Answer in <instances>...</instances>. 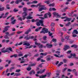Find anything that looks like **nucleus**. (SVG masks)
I'll return each mask as SVG.
<instances>
[{"label": "nucleus", "mask_w": 78, "mask_h": 78, "mask_svg": "<svg viewBox=\"0 0 78 78\" xmlns=\"http://www.w3.org/2000/svg\"><path fill=\"white\" fill-rule=\"evenodd\" d=\"M41 59V58H38L37 59V61H40Z\"/></svg>", "instance_id": "nucleus-64"}, {"label": "nucleus", "mask_w": 78, "mask_h": 78, "mask_svg": "<svg viewBox=\"0 0 78 78\" xmlns=\"http://www.w3.org/2000/svg\"><path fill=\"white\" fill-rule=\"evenodd\" d=\"M14 16H13L11 18V19L10 20L11 21H12L11 22V23H12V24H14L15 23H16V20H14L13 21V20L14 19Z\"/></svg>", "instance_id": "nucleus-5"}, {"label": "nucleus", "mask_w": 78, "mask_h": 78, "mask_svg": "<svg viewBox=\"0 0 78 78\" xmlns=\"http://www.w3.org/2000/svg\"><path fill=\"white\" fill-rule=\"evenodd\" d=\"M71 23H70V22H68L67 24H66V26H69V25H70Z\"/></svg>", "instance_id": "nucleus-44"}, {"label": "nucleus", "mask_w": 78, "mask_h": 78, "mask_svg": "<svg viewBox=\"0 0 78 78\" xmlns=\"http://www.w3.org/2000/svg\"><path fill=\"white\" fill-rule=\"evenodd\" d=\"M78 46L74 44L71 46V47H74V48H77Z\"/></svg>", "instance_id": "nucleus-26"}, {"label": "nucleus", "mask_w": 78, "mask_h": 78, "mask_svg": "<svg viewBox=\"0 0 78 78\" xmlns=\"http://www.w3.org/2000/svg\"><path fill=\"white\" fill-rule=\"evenodd\" d=\"M76 69H74L72 70V72L73 73L75 72L76 73H75L76 75H77V74L76 73Z\"/></svg>", "instance_id": "nucleus-25"}, {"label": "nucleus", "mask_w": 78, "mask_h": 78, "mask_svg": "<svg viewBox=\"0 0 78 78\" xmlns=\"http://www.w3.org/2000/svg\"><path fill=\"white\" fill-rule=\"evenodd\" d=\"M67 69V68H65L63 69L62 70V72H65V71H66V69Z\"/></svg>", "instance_id": "nucleus-48"}, {"label": "nucleus", "mask_w": 78, "mask_h": 78, "mask_svg": "<svg viewBox=\"0 0 78 78\" xmlns=\"http://www.w3.org/2000/svg\"><path fill=\"white\" fill-rule=\"evenodd\" d=\"M48 34H49V36H51V35H52V34L51 33H50V32H49Z\"/></svg>", "instance_id": "nucleus-57"}, {"label": "nucleus", "mask_w": 78, "mask_h": 78, "mask_svg": "<svg viewBox=\"0 0 78 78\" xmlns=\"http://www.w3.org/2000/svg\"><path fill=\"white\" fill-rule=\"evenodd\" d=\"M19 0H16L15 3L16 4H19Z\"/></svg>", "instance_id": "nucleus-49"}, {"label": "nucleus", "mask_w": 78, "mask_h": 78, "mask_svg": "<svg viewBox=\"0 0 78 78\" xmlns=\"http://www.w3.org/2000/svg\"><path fill=\"white\" fill-rule=\"evenodd\" d=\"M48 32V29L45 28H43L42 29L41 31L40 32V33H47Z\"/></svg>", "instance_id": "nucleus-2"}, {"label": "nucleus", "mask_w": 78, "mask_h": 78, "mask_svg": "<svg viewBox=\"0 0 78 78\" xmlns=\"http://www.w3.org/2000/svg\"><path fill=\"white\" fill-rule=\"evenodd\" d=\"M45 71V69H44L42 70H41L39 71H38L37 72V74H39L40 73H44Z\"/></svg>", "instance_id": "nucleus-10"}, {"label": "nucleus", "mask_w": 78, "mask_h": 78, "mask_svg": "<svg viewBox=\"0 0 78 78\" xmlns=\"http://www.w3.org/2000/svg\"><path fill=\"white\" fill-rule=\"evenodd\" d=\"M39 18H40V19H41L42 20H44V19H45L44 18L42 17H39Z\"/></svg>", "instance_id": "nucleus-60"}, {"label": "nucleus", "mask_w": 78, "mask_h": 78, "mask_svg": "<svg viewBox=\"0 0 78 78\" xmlns=\"http://www.w3.org/2000/svg\"><path fill=\"white\" fill-rule=\"evenodd\" d=\"M69 37H70L69 36H68L66 37H65V39H67V40H69Z\"/></svg>", "instance_id": "nucleus-43"}, {"label": "nucleus", "mask_w": 78, "mask_h": 78, "mask_svg": "<svg viewBox=\"0 0 78 78\" xmlns=\"http://www.w3.org/2000/svg\"><path fill=\"white\" fill-rule=\"evenodd\" d=\"M27 9L26 8H23V10L24 11H27Z\"/></svg>", "instance_id": "nucleus-55"}, {"label": "nucleus", "mask_w": 78, "mask_h": 78, "mask_svg": "<svg viewBox=\"0 0 78 78\" xmlns=\"http://www.w3.org/2000/svg\"><path fill=\"white\" fill-rule=\"evenodd\" d=\"M74 33H75V34H78V32L77 31V30H74L73 31L72 34H74Z\"/></svg>", "instance_id": "nucleus-16"}, {"label": "nucleus", "mask_w": 78, "mask_h": 78, "mask_svg": "<svg viewBox=\"0 0 78 78\" xmlns=\"http://www.w3.org/2000/svg\"><path fill=\"white\" fill-rule=\"evenodd\" d=\"M41 28H42V27H40L36 29L35 31L36 32L39 31V30H40Z\"/></svg>", "instance_id": "nucleus-18"}, {"label": "nucleus", "mask_w": 78, "mask_h": 78, "mask_svg": "<svg viewBox=\"0 0 78 78\" xmlns=\"http://www.w3.org/2000/svg\"><path fill=\"white\" fill-rule=\"evenodd\" d=\"M39 5V3L37 5H31V6L33 8H34V7H38Z\"/></svg>", "instance_id": "nucleus-15"}, {"label": "nucleus", "mask_w": 78, "mask_h": 78, "mask_svg": "<svg viewBox=\"0 0 78 78\" xmlns=\"http://www.w3.org/2000/svg\"><path fill=\"white\" fill-rule=\"evenodd\" d=\"M37 26H40V25H41V24H40V23L39 22H37Z\"/></svg>", "instance_id": "nucleus-47"}, {"label": "nucleus", "mask_w": 78, "mask_h": 78, "mask_svg": "<svg viewBox=\"0 0 78 78\" xmlns=\"http://www.w3.org/2000/svg\"><path fill=\"white\" fill-rule=\"evenodd\" d=\"M70 55V56H68V58H72L73 56V55L72 54H71Z\"/></svg>", "instance_id": "nucleus-29"}, {"label": "nucleus", "mask_w": 78, "mask_h": 78, "mask_svg": "<svg viewBox=\"0 0 78 78\" xmlns=\"http://www.w3.org/2000/svg\"><path fill=\"white\" fill-rule=\"evenodd\" d=\"M6 8L8 9H10V8H9V5H7L6 6Z\"/></svg>", "instance_id": "nucleus-45"}, {"label": "nucleus", "mask_w": 78, "mask_h": 78, "mask_svg": "<svg viewBox=\"0 0 78 78\" xmlns=\"http://www.w3.org/2000/svg\"><path fill=\"white\" fill-rule=\"evenodd\" d=\"M37 20H39V19H37L36 20H35L34 19H33L31 20V21L32 22H36V21H37Z\"/></svg>", "instance_id": "nucleus-27"}, {"label": "nucleus", "mask_w": 78, "mask_h": 78, "mask_svg": "<svg viewBox=\"0 0 78 78\" xmlns=\"http://www.w3.org/2000/svg\"><path fill=\"white\" fill-rule=\"evenodd\" d=\"M30 75H31V74H35V72L33 70L30 72L29 73Z\"/></svg>", "instance_id": "nucleus-21"}, {"label": "nucleus", "mask_w": 78, "mask_h": 78, "mask_svg": "<svg viewBox=\"0 0 78 78\" xmlns=\"http://www.w3.org/2000/svg\"><path fill=\"white\" fill-rule=\"evenodd\" d=\"M15 32H13L11 34H10L9 36H13L15 34Z\"/></svg>", "instance_id": "nucleus-50"}, {"label": "nucleus", "mask_w": 78, "mask_h": 78, "mask_svg": "<svg viewBox=\"0 0 78 78\" xmlns=\"http://www.w3.org/2000/svg\"><path fill=\"white\" fill-rule=\"evenodd\" d=\"M31 31V29L30 28L29 29L25 32V34H28Z\"/></svg>", "instance_id": "nucleus-17"}, {"label": "nucleus", "mask_w": 78, "mask_h": 78, "mask_svg": "<svg viewBox=\"0 0 78 78\" xmlns=\"http://www.w3.org/2000/svg\"><path fill=\"white\" fill-rule=\"evenodd\" d=\"M46 38H47V37H46V36H44L43 37V39L45 41V40H46Z\"/></svg>", "instance_id": "nucleus-46"}, {"label": "nucleus", "mask_w": 78, "mask_h": 78, "mask_svg": "<svg viewBox=\"0 0 78 78\" xmlns=\"http://www.w3.org/2000/svg\"><path fill=\"white\" fill-rule=\"evenodd\" d=\"M62 30L63 31H66V29L65 27H63L62 29Z\"/></svg>", "instance_id": "nucleus-63"}, {"label": "nucleus", "mask_w": 78, "mask_h": 78, "mask_svg": "<svg viewBox=\"0 0 78 78\" xmlns=\"http://www.w3.org/2000/svg\"><path fill=\"white\" fill-rule=\"evenodd\" d=\"M34 38V36H31L29 37V39H33Z\"/></svg>", "instance_id": "nucleus-54"}, {"label": "nucleus", "mask_w": 78, "mask_h": 78, "mask_svg": "<svg viewBox=\"0 0 78 78\" xmlns=\"http://www.w3.org/2000/svg\"><path fill=\"white\" fill-rule=\"evenodd\" d=\"M54 56H55V57H57L58 58H59V56L58 55H56V54H55L54 55Z\"/></svg>", "instance_id": "nucleus-62"}, {"label": "nucleus", "mask_w": 78, "mask_h": 78, "mask_svg": "<svg viewBox=\"0 0 78 78\" xmlns=\"http://www.w3.org/2000/svg\"><path fill=\"white\" fill-rule=\"evenodd\" d=\"M52 41L54 42H56V39H55L53 38Z\"/></svg>", "instance_id": "nucleus-35"}, {"label": "nucleus", "mask_w": 78, "mask_h": 78, "mask_svg": "<svg viewBox=\"0 0 78 78\" xmlns=\"http://www.w3.org/2000/svg\"><path fill=\"white\" fill-rule=\"evenodd\" d=\"M62 64H63V62H61L59 64L57 65V66L58 67H59V66H60L61 65H62Z\"/></svg>", "instance_id": "nucleus-33"}, {"label": "nucleus", "mask_w": 78, "mask_h": 78, "mask_svg": "<svg viewBox=\"0 0 78 78\" xmlns=\"http://www.w3.org/2000/svg\"><path fill=\"white\" fill-rule=\"evenodd\" d=\"M46 76H47V75H46L41 76H39V78H45V77H46Z\"/></svg>", "instance_id": "nucleus-24"}, {"label": "nucleus", "mask_w": 78, "mask_h": 78, "mask_svg": "<svg viewBox=\"0 0 78 78\" xmlns=\"http://www.w3.org/2000/svg\"><path fill=\"white\" fill-rule=\"evenodd\" d=\"M73 58H76V59H78V56L77 57H76V55L75 54H73Z\"/></svg>", "instance_id": "nucleus-39"}, {"label": "nucleus", "mask_w": 78, "mask_h": 78, "mask_svg": "<svg viewBox=\"0 0 78 78\" xmlns=\"http://www.w3.org/2000/svg\"><path fill=\"white\" fill-rule=\"evenodd\" d=\"M36 63H32L29 65V67H31V66H36Z\"/></svg>", "instance_id": "nucleus-20"}, {"label": "nucleus", "mask_w": 78, "mask_h": 78, "mask_svg": "<svg viewBox=\"0 0 78 78\" xmlns=\"http://www.w3.org/2000/svg\"><path fill=\"white\" fill-rule=\"evenodd\" d=\"M17 17H18V19L20 21H22V20H23V19H22V18L21 17H20V16L19 15H18L17 16Z\"/></svg>", "instance_id": "nucleus-22"}, {"label": "nucleus", "mask_w": 78, "mask_h": 78, "mask_svg": "<svg viewBox=\"0 0 78 78\" xmlns=\"http://www.w3.org/2000/svg\"><path fill=\"white\" fill-rule=\"evenodd\" d=\"M53 14L54 16H55L58 18V17H60V15H59L58 13H56V12H54L53 13Z\"/></svg>", "instance_id": "nucleus-11"}, {"label": "nucleus", "mask_w": 78, "mask_h": 78, "mask_svg": "<svg viewBox=\"0 0 78 78\" xmlns=\"http://www.w3.org/2000/svg\"><path fill=\"white\" fill-rule=\"evenodd\" d=\"M33 12H31L29 13V16H33Z\"/></svg>", "instance_id": "nucleus-41"}, {"label": "nucleus", "mask_w": 78, "mask_h": 78, "mask_svg": "<svg viewBox=\"0 0 78 78\" xmlns=\"http://www.w3.org/2000/svg\"><path fill=\"white\" fill-rule=\"evenodd\" d=\"M20 73H15V76H19L20 75Z\"/></svg>", "instance_id": "nucleus-30"}, {"label": "nucleus", "mask_w": 78, "mask_h": 78, "mask_svg": "<svg viewBox=\"0 0 78 78\" xmlns=\"http://www.w3.org/2000/svg\"><path fill=\"white\" fill-rule=\"evenodd\" d=\"M5 34H6V36H9V33L8 32H6L5 33Z\"/></svg>", "instance_id": "nucleus-51"}, {"label": "nucleus", "mask_w": 78, "mask_h": 78, "mask_svg": "<svg viewBox=\"0 0 78 78\" xmlns=\"http://www.w3.org/2000/svg\"><path fill=\"white\" fill-rule=\"evenodd\" d=\"M27 70H28V71H30V70H31V68L30 67H28L27 69Z\"/></svg>", "instance_id": "nucleus-31"}, {"label": "nucleus", "mask_w": 78, "mask_h": 78, "mask_svg": "<svg viewBox=\"0 0 78 78\" xmlns=\"http://www.w3.org/2000/svg\"><path fill=\"white\" fill-rule=\"evenodd\" d=\"M19 10L18 9H15L13 10V11L14 12H17Z\"/></svg>", "instance_id": "nucleus-37"}, {"label": "nucleus", "mask_w": 78, "mask_h": 78, "mask_svg": "<svg viewBox=\"0 0 78 78\" xmlns=\"http://www.w3.org/2000/svg\"><path fill=\"white\" fill-rule=\"evenodd\" d=\"M18 56L19 57L22 56H23V54H20L18 55Z\"/></svg>", "instance_id": "nucleus-52"}, {"label": "nucleus", "mask_w": 78, "mask_h": 78, "mask_svg": "<svg viewBox=\"0 0 78 78\" xmlns=\"http://www.w3.org/2000/svg\"><path fill=\"white\" fill-rule=\"evenodd\" d=\"M55 23H51V27H54V26H55Z\"/></svg>", "instance_id": "nucleus-36"}, {"label": "nucleus", "mask_w": 78, "mask_h": 78, "mask_svg": "<svg viewBox=\"0 0 78 78\" xmlns=\"http://www.w3.org/2000/svg\"><path fill=\"white\" fill-rule=\"evenodd\" d=\"M65 48H64V50L65 51L67 50V49H69V48L70 47L69 46H67V45H66L64 46Z\"/></svg>", "instance_id": "nucleus-12"}, {"label": "nucleus", "mask_w": 78, "mask_h": 78, "mask_svg": "<svg viewBox=\"0 0 78 78\" xmlns=\"http://www.w3.org/2000/svg\"><path fill=\"white\" fill-rule=\"evenodd\" d=\"M37 3V1H34L32 2H31L32 4H35Z\"/></svg>", "instance_id": "nucleus-28"}, {"label": "nucleus", "mask_w": 78, "mask_h": 78, "mask_svg": "<svg viewBox=\"0 0 78 78\" xmlns=\"http://www.w3.org/2000/svg\"><path fill=\"white\" fill-rule=\"evenodd\" d=\"M39 22H40L41 26H43V27H44V21L42 20H39Z\"/></svg>", "instance_id": "nucleus-13"}, {"label": "nucleus", "mask_w": 78, "mask_h": 78, "mask_svg": "<svg viewBox=\"0 0 78 78\" xmlns=\"http://www.w3.org/2000/svg\"><path fill=\"white\" fill-rule=\"evenodd\" d=\"M35 45H38L40 48H42L43 47V45H41V44L40 43H37L36 41L35 42Z\"/></svg>", "instance_id": "nucleus-6"}, {"label": "nucleus", "mask_w": 78, "mask_h": 78, "mask_svg": "<svg viewBox=\"0 0 78 78\" xmlns=\"http://www.w3.org/2000/svg\"><path fill=\"white\" fill-rule=\"evenodd\" d=\"M22 15L23 17V20H25L26 18L25 17L28 16V13L26 12H24L22 13Z\"/></svg>", "instance_id": "nucleus-4"}, {"label": "nucleus", "mask_w": 78, "mask_h": 78, "mask_svg": "<svg viewBox=\"0 0 78 78\" xmlns=\"http://www.w3.org/2000/svg\"><path fill=\"white\" fill-rule=\"evenodd\" d=\"M55 6V3H53L52 4H50L49 5V6L53 7V6Z\"/></svg>", "instance_id": "nucleus-32"}, {"label": "nucleus", "mask_w": 78, "mask_h": 78, "mask_svg": "<svg viewBox=\"0 0 78 78\" xmlns=\"http://www.w3.org/2000/svg\"><path fill=\"white\" fill-rule=\"evenodd\" d=\"M43 64H44V63H42L39 65V67H41V68L42 67V65Z\"/></svg>", "instance_id": "nucleus-56"}, {"label": "nucleus", "mask_w": 78, "mask_h": 78, "mask_svg": "<svg viewBox=\"0 0 78 78\" xmlns=\"http://www.w3.org/2000/svg\"><path fill=\"white\" fill-rule=\"evenodd\" d=\"M51 75V73H48V77H49Z\"/></svg>", "instance_id": "nucleus-59"}, {"label": "nucleus", "mask_w": 78, "mask_h": 78, "mask_svg": "<svg viewBox=\"0 0 78 78\" xmlns=\"http://www.w3.org/2000/svg\"><path fill=\"white\" fill-rule=\"evenodd\" d=\"M39 5H38L39 8H41L39 9V11H42V10H46L47 8L45 7V5H41V3H39Z\"/></svg>", "instance_id": "nucleus-1"}, {"label": "nucleus", "mask_w": 78, "mask_h": 78, "mask_svg": "<svg viewBox=\"0 0 78 78\" xmlns=\"http://www.w3.org/2000/svg\"><path fill=\"white\" fill-rule=\"evenodd\" d=\"M46 45L47 48H51V47H53V45L49 44H47Z\"/></svg>", "instance_id": "nucleus-14"}, {"label": "nucleus", "mask_w": 78, "mask_h": 78, "mask_svg": "<svg viewBox=\"0 0 78 78\" xmlns=\"http://www.w3.org/2000/svg\"><path fill=\"white\" fill-rule=\"evenodd\" d=\"M22 32H23L22 31L18 32H17V34H20V33H22Z\"/></svg>", "instance_id": "nucleus-61"}, {"label": "nucleus", "mask_w": 78, "mask_h": 78, "mask_svg": "<svg viewBox=\"0 0 78 78\" xmlns=\"http://www.w3.org/2000/svg\"><path fill=\"white\" fill-rule=\"evenodd\" d=\"M20 72V69H16L15 71V72H17V73Z\"/></svg>", "instance_id": "nucleus-40"}, {"label": "nucleus", "mask_w": 78, "mask_h": 78, "mask_svg": "<svg viewBox=\"0 0 78 78\" xmlns=\"http://www.w3.org/2000/svg\"><path fill=\"white\" fill-rule=\"evenodd\" d=\"M4 38L5 39H9V38L8 37V36L6 35L4 37Z\"/></svg>", "instance_id": "nucleus-58"}, {"label": "nucleus", "mask_w": 78, "mask_h": 78, "mask_svg": "<svg viewBox=\"0 0 78 78\" xmlns=\"http://www.w3.org/2000/svg\"><path fill=\"white\" fill-rule=\"evenodd\" d=\"M27 19H33V17L31 16H29L26 18Z\"/></svg>", "instance_id": "nucleus-23"}, {"label": "nucleus", "mask_w": 78, "mask_h": 78, "mask_svg": "<svg viewBox=\"0 0 78 78\" xmlns=\"http://www.w3.org/2000/svg\"><path fill=\"white\" fill-rule=\"evenodd\" d=\"M44 2L46 3L47 5H48V4L50 3V1H45Z\"/></svg>", "instance_id": "nucleus-38"}, {"label": "nucleus", "mask_w": 78, "mask_h": 78, "mask_svg": "<svg viewBox=\"0 0 78 78\" xmlns=\"http://www.w3.org/2000/svg\"><path fill=\"white\" fill-rule=\"evenodd\" d=\"M6 52L9 53V51L12 52V48L9 47V48H7L6 49Z\"/></svg>", "instance_id": "nucleus-8"}, {"label": "nucleus", "mask_w": 78, "mask_h": 78, "mask_svg": "<svg viewBox=\"0 0 78 78\" xmlns=\"http://www.w3.org/2000/svg\"><path fill=\"white\" fill-rule=\"evenodd\" d=\"M66 20H67V21H68V22H70V21L72 20V19L67 18H66Z\"/></svg>", "instance_id": "nucleus-34"}, {"label": "nucleus", "mask_w": 78, "mask_h": 78, "mask_svg": "<svg viewBox=\"0 0 78 78\" xmlns=\"http://www.w3.org/2000/svg\"><path fill=\"white\" fill-rule=\"evenodd\" d=\"M7 62H8V63L9 64H10V63H11V60H7L6 61Z\"/></svg>", "instance_id": "nucleus-53"}, {"label": "nucleus", "mask_w": 78, "mask_h": 78, "mask_svg": "<svg viewBox=\"0 0 78 78\" xmlns=\"http://www.w3.org/2000/svg\"><path fill=\"white\" fill-rule=\"evenodd\" d=\"M10 28V26H9L5 27L4 30V31H3V33H5V31H7L8 30V28Z\"/></svg>", "instance_id": "nucleus-9"}, {"label": "nucleus", "mask_w": 78, "mask_h": 78, "mask_svg": "<svg viewBox=\"0 0 78 78\" xmlns=\"http://www.w3.org/2000/svg\"><path fill=\"white\" fill-rule=\"evenodd\" d=\"M28 35H27V36H26L25 37L24 39H26V40H28L30 39L29 37H28Z\"/></svg>", "instance_id": "nucleus-19"}, {"label": "nucleus", "mask_w": 78, "mask_h": 78, "mask_svg": "<svg viewBox=\"0 0 78 78\" xmlns=\"http://www.w3.org/2000/svg\"><path fill=\"white\" fill-rule=\"evenodd\" d=\"M51 13H50V12H49L48 13L44 14V18L45 19H47V18H48V16H49V17H51Z\"/></svg>", "instance_id": "nucleus-3"}, {"label": "nucleus", "mask_w": 78, "mask_h": 78, "mask_svg": "<svg viewBox=\"0 0 78 78\" xmlns=\"http://www.w3.org/2000/svg\"><path fill=\"white\" fill-rule=\"evenodd\" d=\"M23 43V45H27V46H30V44L26 41H24Z\"/></svg>", "instance_id": "nucleus-7"}, {"label": "nucleus", "mask_w": 78, "mask_h": 78, "mask_svg": "<svg viewBox=\"0 0 78 78\" xmlns=\"http://www.w3.org/2000/svg\"><path fill=\"white\" fill-rule=\"evenodd\" d=\"M5 8V7H3L2 8H0V11H3L4 10V9Z\"/></svg>", "instance_id": "nucleus-42"}]
</instances>
